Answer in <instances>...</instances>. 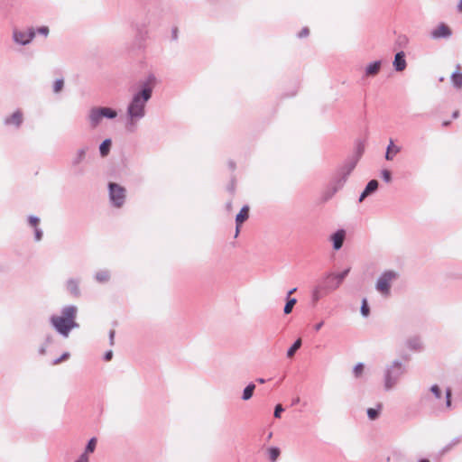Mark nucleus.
<instances>
[{
	"label": "nucleus",
	"mask_w": 462,
	"mask_h": 462,
	"mask_svg": "<svg viewBox=\"0 0 462 462\" xmlns=\"http://www.w3.org/2000/svg\"><path fill=\"white\" fill-rule=\"evenodd\" d=\"M358 162V156L351 157L346 160L336 171L327 189L324 192L326 200L331 199L346 184L348 176L356 168Z\"/></svg>",
	"instance_id": "obj_3"
},
{
	"label": "nucleus",
	"mask_w": 462,
	"mask_h": 462,
	"mask_svg": "<svg viewBox=\"0 0 462 462\" xmlns=\"http://www.w3.org/2000/svg\"><path fill=\"white\" fill-rule=\"evenodd\" d=\"M280 449L276 447H272L268 449L269 459L271 462H275L280 456Z\"/></svg>",
	"instance_id": "obj_32"
},
{
	"label": "nucleus",
	"mask_w": 462,
	"mask_h": 462,
	"mask_svg": "<svg viewBox=\"0 0 462 462\" xmlns=\"http://www.w3.org/2000/svg\"><path fill=\"white\" fill-rule=\"evenodd\" d=\"M23 122V112L19 109L14 111L12 115H10L9 116H6L4 119V124L5 125H8V126L13 125L15 128H19L22 125Z\"/></svg>",
	"instance_id": "obj_12"
},
{
	"label": "nucleus",
	"mask_w": 462,
	"mask_h": 462,
	"mask_svg": "<svg viewBox=\"0 0 462 462\" xmlns=\"http://www.w3.org/2000/svg\"><path fill=\"white\" fill-rule=\"evenodd\" d=\"M324 325V322L323 321H320L319 323H317L315 326H314V329L315 331H319Z\"/></svg>",
	"instance_id": "obj_47"
},
{
	"label": "nucleus",
	"mask_w": 462,
	"mask_h": 462,
	"mask_svg": "<svg viewBox=\"0 0 462 462\" xmlns=\"http://www.w3.org/2000/svg\"><path fill=\"white\" fill-rule=\"evenodd\" d=\"M172 37H173V39H174V40H176V39H177V37H178V36H177V29H174V30L172 31Z\"/></svg>",
	"instance_id": "obj_50"
},
{
	"label": "nucleus",
	"mask_w": 462,
	"mask_h": 462,
	"mask_svg": "<svg viewBox=\"0 0 462 462\" xmlns=\"http://www.w3.org/2000/svg\"><path fill=\"white\" fill-rule=\"evenodd\" d=\"M419 462H430V461L427 459H420Z\"/></svg>",
	"instance_id": "obj_55"
},
{
	"label": "nucleus",
	"mask_w": 462,
	"mask_h": 462,
	"mask_svg": "<svg viewBox=\"0 0 462 462\" xmlns=\"http://www.w3.org/2000/svg\"><path fill=\"white\" fill-rule=\"evenodd\" d=\"M309 29L307 27L303 28L300 32H299V37L300 38H302V37H306L307 35H309Z\"/></svg>",
	"instance_id": "obj_42"
},
{
	"label": "nucleus",
	"mask_w": 462,
	"mask_h": 462,
	"mask_svg": "<svg viewBox=\"0 0 462 462\" xmlns=\"http://www.w3.org/2000/svg\"><path fill=\"white\" fill-rule=\"evenodd\" d=\"M28 222H29V224H30L32 226L36 227V226H37V225H38V224H39V222H40V219H39V217H35V216H30V217H28Z\"/></svg>",
	"instance_id": "obj_37"
},
{
	"label": "nucleus",
	"mask_w": 462,
	"mask_h": 462,
	"mask_svg": "<svg viewBox=\"0 0 462 462\" xmlns=\"http://www.w3.org/2000/svg\"><path fill=\"white\" fill-rule=\"evenodd\" d=\"M112 146L111 139L104 140L99 145V152L102 157H106L108 155L110 149Z\"/></svg>",
	"instance_id": "obj_24"
},
{
	"label": "nucleus",
	"mask_w": 462,
	"mask_h": 462,
	"mask_svg": "<svg viewBox=\"0 0 462 462\" xmlns=\"http://www.w3.org/2000/svg\"><path fill=\"white\" fill-rule=\"evenodd\" d=\"M378 188V181L376 180H370L366 187L365 188L364 191L361 193L359 201H363L367 196L374 192Z\"/></svg>",
	"instance_id": "obj_20"
},
{
	"label": "nucleus",
	"mask_w": 462,
	"mask_h": 462,
	"mask_svg": "<svg viewBox=\"0 0 462 462\" xmlns=\"http://www.w3.org/2000/svg\"><path fill=\"white\" fill-rule=\"evenodd\" d=\"M257 382L260 383H264L265 380L263 378H258Z\"/></svg>",
	"instance_id": "obj_52"
},
{
	"label": "nucleus",
	"mask_w": 462,
	"mask_h": 462,
	"mask_svg": "<svg viewBox=\"0 0 462 462\" xmlns=\"http://www.w3.org/2000/svg\"><path fill=\"white\" fill-rule=\"evenodd\" d=\"M405 346L412 352H420L423 349L421 338L418 336H413L406 339Z\"/></svg>",
	"instance_id": "obj_14"
},
{
	"label": "nucleus",
	"mask_w": 462,
	"mask_h": 462,
	"mask_svg": "<svg viewBox=\"0 0 462 462\" xmlns=\"http://www.w3.org/2000/svg\"><path fill=\"white\" fill-rule=\"evenodd\" d=\"M230 167H231L232 169H234V168H235L234 163L230 162Z\"/></svg>",
	"instance_id": "obj_56"
},
{
	"label": "nucleus",
	"mask_w": 462,
	"mask_h": 462,
	"mask_svg": "<svg viewBox=\"0 0 462 462\" xmlns=\"http://www.w3.org/2000/svg\"><path fill=\"white\" fill-rule=\"evenodd\" d=\"M349 272H350V268H347L338 273H326L322 279L324 281V288L327 290H330V291L337 290V288H339V286L343 282L344 279L347 276Z\"/></svg>",
	"instance_id": "obj_8"
},
{
	"label": "nucleus",
	"mask_w": 462,
	"mask_h": 462,
	"mask_svg": "<svg viewBox=\"0 0 462 462\" xmlns=\"http://www.w3.org/2000/svg\"><path fill=\"white\" fill-rule=\"evenodd\" d=\"M462 441V437L454 438L448 444L442 448V453L450 451L454 447L458 445Z\"/></svg>",
	"instance_id": "obj_28"
},
{
	"label": "nucleus",
	"mask_w": 462,
	"mask_h": 462,
	"mask_svg": "<svg viewBox=\"0 0 462 462\" xmlns=\"http://www.w3.org/2000/svg\"><path fill=\"white\" fill-rule=\"evenodd\" d=\"M405 372V366L400 360H393L387 365L383 371L384 391L389 392L394 389Z\"/></svg>",
	"instance_id": "obj_4"
},
{
	"label": "nucleus",
	"mask_w": 462,
	"mask_h": 462,
	"mask_svg": "<svg viewBox=\"0 0 462 462\" xmlns=\"http://www.w3.org/2000/svg\"><path fill=\"white\" fill-rule=\"evenodd\" d=\"M113 357V351L112 350H108L107 352H106L105 356H104V359L106 361H110Z\"/></svg>",
	"instance_id": "obj_44"
},
{
	"label": "nucleus",
	"mask_w": 462,
	"mask_h": 462,
	"mask_svg": "<svg viewBox=\"0 0 462 462\" xmlns=\"http://www.w3.org/2000/svg\"><path fill=\"white\" fill-rule=\"evenodd\" d=\"M382 62L380 60H376L371 62L365 67V75L366 77H374L377 75L381 69Z\"/></svg>",
	"instance_id": "obj_19"
},
{
	"label": "nucleus",
	"mask_w": 462,
	"mask_h": 462,
	"mask_svg": "<svg viewBox=\"0 0 462 462\" xmlns=\"http://www.w3.org/2000/svg\"><path fill=\"white\" fill-rule=\"evenodd\" d=\"M458 114H459V112H458V111H455V112L453 113V115H452V117H453V118H457V117L458 116Z\"/></svg>",
	"instance_id": "obj_51"
},
{
	"label": "nucleus",
	"mask_w": 462,
	"mask_h": 462,
	"mask_svg": "<svg viewBox=\"0 0 462 462\" xmlns=\"http://www.w3.org/2000/svg\"><path fill=\"white\" fill-rule=\"evenodd\" d=\"M443 80H444V78H443V77H441V78L439 79V81H443Z\"/></svg>",
	"instance_id": "obj_58"
},
{
	"label": "nucleus",
	"mask_w": 462,
	"mask_h": 462,
	"mask_svg": "<svg viewBox=\"0 0 462 462\" xmlns=\"http://www.w3.org/2000/svg\"><path fill=\"white\" fill-rule=\"evenodd\" d=\"M452 35V30L446 23H441L430 32V37L434 40L448 39Z\"/></svg>",
	"instance_id": "obj_11"
},
{
	"label": "nucleus",
	"mask_w": 462,
	"mask_h": 462,
	"mask_svg": "<svg viewBox=\"0 0 462 462\" xmlns=\"http://www.w3.org/2000/svg\"><path fill=\"white\" fill-rule=\"evenodd\" d=\"M296 291H297V288H293V289L290 290V291H288V295H287V297H289V298H290V296H291L292 293H294Z\"/></svg>",
	"instance_id": "obj_49"
},
{
	"label": "nucleus",
	"mask_w": 462,
	"mask_h": 462,
	"mask_svg": "<svg viewBox=\"0 0 462 462\" xmlns=\"http://www.w3.org/2000/svg\"><path fill=\"white\" fill-rule=\"evenodd\" d=\"M77 314L78 308L75 305H67L61 309L60 315H52L50 322L60 335L68 337L73 328L79 327L76 322Z\"/></svg>",
	"instance_id": "obj_2"
},
{
	"label": "nucleus",
	"mask_w": 462,
	"mask_h": 462,
	"mask_svg": "<svg viewBox=\"0 0 462 462\" xmlns=\"http://www.w3.org/2000/svg\"><path fill=\"white\" fill-rule=\"evenodd\" d=\"M35 240L40 241L42 237V231L40 228L35 227Z\"/></svg>",
	"instance_id": "obj_41"
},
{
	"label": "nucleus",
	"mask_w": 462,
	"mask_h": 462,
	"mask_svg": "<svg viewBox=\"0 0 462 462\" xmlns=\"http://www.w3.org/2000/svg\"><path fill=\"white\" fill-rule=\"evenodd\" d=\"M95 279L100 283L106 282L110 279V273L107 270H100L96 273Z\"/></svg>",
	"instance_id": "obj_25"
},
{
	"label": "nucleus",
	"mask_w": 462,
	"mask_h": 462,
	"mask_svg": "<svg viewBox=\"0 0 462 462\" xmlns=\"http://www.w3.org/2000/svg\"><path fill=\"white\" fill-rule=\"evenodd\" d=\"M37 32L40 34H42L43 36L46 37L48 35V33H49V28L47 26H42V27L37 29Z\"/></svg>",
	"instance_id": "obj_40"
},
{
	"label": "nucleus",
	"mask_w": 462,
	"mask_h": 462,
	"mask_svg": "<svg viewBox=\"0 0 462 462\" xmlns=\"http://www.w3.org/2000/svg\"><path fill=\"white\" fill-rule=\"evenodd\" d=\"M283 411V407L282 406V404H277L275 406V409H274V417L275 418H280L281 417V413Z\"/></svg>",
	"instance_id": "obj_39"
},
{
	"label": "nucleus",
	"mask_w": 462,
	"mask_h": 462,
	"mask_svg": "<svg viewBox=\"0 0 462 462\" xmlns=\"http://www.w3.org/2000/svg\"><path fill=\"white\" fill-rule=\"evenodd\" d=\"M301 346V339L298 338L287 351V356L292 357L296 351Z\"/></svg>",
	"instance_id": "obj_29"
},
{
	"label": "nucleus",
	"mask_w": 462,
	"mask_h": 462,
	"mask_svg": "<svg viewBox=\"0 0 462 462\" xmlns=\"http://www.w3.org/2000/svg\"><path fill=\"white\" fill-rule=\"evenodd\" d=\"M64 87V80L62 79H58L53 83V92L59 93L62 90Z\"/></svg>",
	"instance_id": "obj_34"
},
{
	"label": "nucleus",
	"mask_w": 462,
	"mask_h": 462,
	"mask_svg": "<svg viewBox=\"0 0 462 462\" xmlns=\"http://www.w3.org/2000/svg\"><path fill=\"white\" fill-rule=\"evenodd\" d=\"M456 10L457 13L462 14V0H459L457 4Z\"/></svg>",
	"instance_id": "obj_46"
},
{
	"label": "nucleus",
	"mask_w": 462,
	"mask_h": 462,
	"mask_svg": "<svg viewBox=\"0 0 462 462\" xmlns=\"http://www.w3.org/2000/svg\"><path fill=\"white\" fill-rule=\"evenodd\" d=\"M254 389L255 385L253 383H249L243 391L242 399L244 401H248L249 399H251L254 394Z\"/></svg>",
	"instance_id": "obj_27"
},
{
	"label": "nucleus",
	"mask_w": 462,
	"mask_h": 462,
	"mask_svg": "<svg viewBox=\"0 0 462 462\" xmlns=\"http://www.w3.org/2000/svg\"><path fill=\"white\" fill-rule=\"evenodd\" d=\"M79 281L77 279L70 278L66 282L67 291L74 297L80 296Z\"/></svg>",
	"instance_id": "obj_17"
},
{
	"label": "nucleus",
	"mask_w": 462,
	"mask_h": 462,
	"mask_svg": "<svg viewBox=\"0 0 462 462\" xmlns=\"http://www.w3.org/2000/svg\"><path fill=\"white\" fill-rule=\"evenodd\" d=\"M399 274L393 270L384 271L377 279L375 283L376 291L383 297H389L393 282L397 280Z\"/></svg>",
	"instance_id": "obj_7"
},
{
	"label": "nucleus",
	"mask_w": 462,
	"mask_h": 462,
	"mask_svg": "<svg viewBox=\"0 0 462 462\" xmlns=\"http://www.w3.org/2000/svg\"><path fill=\"white\" fill-rule=\"evenodd\" d=\"M51 338L50 337H47V342H51Z\"/></svg>",
	"instance_id": "obj_57"
},
{
	"label": "nucleus",
	"mask_w": 462,
	"mask_h": 462,
	"mask_svg": "<svg viewBox=\"0 0 462 462\" xmlns=\"http://www.w3.org/2000/svg\"><path fill=\"white\" fill-rule=\"evenodd\" d=\"M152 95V87L149 80L141 83V88L134 92L126 107L125 128L128 132H134L137 125L146 114V105Z\"/></svg>",
	"instance_id": "obj_1"
},
{
	"label": "nucleus",
	"mask_w": 462,
	"mask_h": 462,
	"mask_svg": "<svg viewBox=\"0 0 462 462\" xmlns=\"http://www.w3.org/2000/svg\"><path fill=\"white\" fill-rule=\"evenodd\" d=\"M430 393L434 401H436V409L439 412H448L452 410V391L447 387L443 392L438 384H433L430 388Z\"/></svg>",
	"instance_id": "obj_6"
},
{
	"label": "nucleus",
	"mask_w": 462,
	"mask_h": 462,
	"mask_svg": "<svg viewBox=\"0 0 462 462\" xmlns=\"http://www.w3.org/2000/svg\"><path fill=\"white\" fill-rule=\"evenodd\" d=\"M297 300L295 298L287 297V302L284 306L283 312L285 314H290L292 311L294 305L296 304Z\"/></svg>",
	"instance_id": "obj_31"
},
{
	"label": "nucleus",
	"mask_w": 462,
	"mask_h": 462,
	"mask_svg": "<svg viewBox=\"0 0 462 462\" xmlns=\"http://www.w3.org/2000/svg\"><path fill=\"white\" fill-rule=\"evenodd\" d=\"M365 365L363 363H357L353 368L355 378H360L363 375Z\"/></svg>",
	"instance_id": "obj_33"
},
{
	"label": "nucleus",
	"mask_w": 462,
	"mask_h": 462,
	"mask_svg": "<svg viewBox=\"0 0 462 462\" xmlns=\"http://www.w3.org/2000/svg\"><path fill=\"white\" fill-rule=\"evenodd\" d=\"M115 334H116V332H115L114 329L110 330V332H109V344L111 346L114 345Z\"/></svg>",
	"instance_id": "obj_45"
},
{
	"label": "nucleus",
	"mask_w": 462,
	"mask_h": 462,
	"mask_svg": "<svg viewBox=\"0 0 462 462\" xmlns=\"http://www.w3.org/2000/svg\"><path fill=\"white\" fill-rule=\"evenodd\" d=\"M361 313L364 317H367L369 315V307L365 299L362 301Z\"/></svg>",
	"instance_id": "obj_36"
},
{
	"label": "nucleus",
	"mask_w": 462,
	"mask_h": 462,
	"mask_svg": "<svg viewBox=\"0 0 462 462\" xmlns=\"http://www.w3.org/2000/svg\"><path fill=\"white\" fill-rule=\"evenodd\" d=\"M226 208H227L228 209H230V208H231V202H228V203L226 204Z\"/></svg>",
	"instance_id": "obj_54"
},
{
	"label": "nucleus",
	"mask_w": 462,
	"mask_h": 462,
	"mask_svg": "<svg viewBox=\"0 0 462 462\" xmlns=\"http://www.w3.org/2000/svg\"><path fill=\"white\" fill-rule=\"evenodd\" d=\"M87 151H88L87 147L78 149L72 161H71V164L73 166L79 165L84 161V159L86 157Z\"/></svg>",
	"instance_id": "obj_22"
},
{
	"label": "nucleus",
	"mask_w": 462,
	"mask_h": 462,
	"mask_svg": "<svg viewBox=\"0 0 462 462\" xmlns=\"http://www.w3.org/2000/svg\"><path fill=\"white\" fill-rule=\"evenodd\" d=\"M96 446H97V439L91 438L89 439V441L88 442L83 454H86V456L88 457V454L93 453L95 451Z\"/></svg>",
	"instance_id": "obj_30"
},
{
	"label": "nucleus",
	"mask_w": 462,
	"mask_h": 462,
	"mask_svg": "<svg viewBox=\"0 0 462 462\" xmlns=\"http://www.w3.org/2000/svg\"><path fill=\"white\" fill-rule=\"evenodd\" d=\"M329 292L330 290L324 288V281L322 280L313 287L311 291V300L314 303H317L324 295Z\"/></svg>",
	"instance_id": "obj_13"
},
{
	"label": "nucleus",
	"mask_w": 462,
	"mask_h": 462,
	"mask_svg": "<svg viewBox=\"0 0 462 462\" xmlns=\"http://www.w3.org/2000/svg\"><path fill=\"white\" fill-rule=\"evenodd\" d=\"M108 189L112 205L116 208H121L125 200V189L114 182L108 184Z\"/></svg>",
	"instance_id": "obj_9"
},
{
	"label": "nucleus",
	"mask_w": 462,
	"mask_h": 462,
	"mask_svg": "<svg viewBox=\"0 0 462 462\" xmlns=\"http://www.w3.org/2000/svg\"><path fill=\"white\" fill-rule=\"evenodd\" d=\"M117 111L108 106H92L88 109L86 120L88 127L95 130L99 127L104 119H115Z\"/></svg>",
	"instance_id": "obj_5"
},
{
	"label": "nucleus",
	"mask_w": 462,
	"mask_h": 462,
	"mask_svg": "<svg viewBox=\"0 0 462 462\" xmlns=\"http://www.w3.org/2000/svg\"><path fill=\"white\" fill-rule=\"evenodd\" d=\"M450 80L454 88H462V72H460V65H457V69L451 74Z\"/></svg>",
	"instance_id": "obj_21"
},
{
	"label": "nucleus",
	"mask_w": 462,
	"mask_h": 462,
	"mask_svg": "<svg viewBox=\"0 0 462 462\" xmlns=\"http://www.w3.org/2000/svg\"><path fill=\"white\" fill-rule=\"evenodd\" d=\"M393 65L394 69L398 72L403 71L406 69L407 63L403 51H399L395 54Z\"/></svg>",
	"instance_id": "obj_16"
},
{
	"label": "nucleus",
	"mask_w": 462,
	"mask_h": 462,
	"mask_svg": "<svg viewBox=\"0 0 462 462\" xmlns=\"http://www.w3.org/2000/svg\"><path fill=\"white\" fill-rule=\"evenodd\" d=\"M39 352H40L41 355H44L46 353V346H42L39 349Z\"/></svg>",
	"instance_id": "obj_48"
},
{
	"label": "nucleus",
	"mask_w": 462,
	"mask_h": 462,
	"mask_svg": "<svg viewBox=\"0 0 462 462\" xmlns=\"http://www.w3.org/2000/svg\"><path fill=\"white\" fill-rule=\"evenodd\" d=\"M401 148L399 146L394 145L393 141L390 140L389 145L387 146L385 159L387 161H392L393 157L400 152Z\"/></svg>",
	"instance_id": "obj_23"
},
{
	"label": "nucleus",
	"mask_w": 462,
	"mask_h": 462,
	"mask_svg": "<svg viewBox=\"0 0 462 462\" xmlns=\"http://www.w3.org/2000/svg\"><path fill=\"white\" fill-rule=\"evenodd\" d=\"M69 357V353L65 352L64 354L61 355V356H60L59 358H57L53 361V365H58V364L61 363L62 361L67 360Z\"/></svg>",
	"instance_id": "obj_38"
},
{
	"label": "nucleus",
	"mask_w": 462,
	"mask_h": 462,
	"mask_svg": "<svg viewBox=\"0 0 462 462\" xmlns=\"http://www.w3.org/2000/svg\"><path fill=\"white\" fill-rule=\"evenodd\" d=\"M300 402V398H296L294 401H293V404H296Z\"/></svg>",
	"instance_id": "obj_53"
},
{
	"label": "nucleus",
	"mask_w": 462,
	"mask_h": 462,
	"mask_svg": "<svg viewBox=\"0 0 462 462\" xmlns=\"http://www.w3.org/2000/svg\"><path fill=\"white\" fill-rule=\"evenodd\" d=\"M75 462H89L88 457L86 454H81Z\"/></svg>",
	"instance_id": "obj_43"
},
{
	"label": "nucleus",
	"mask_w": 462,
	"mask_h": 462,
	"mask_svg": "<svg viewBox=\"0 0 462 462\" xmlns=\"http://www.w3.org/2000/svg\"><path fill=\"white\" fill-rule=\"evenodd\" d=\"M249 217V207L244 206L236 217V236L239 233V226L242 225Z\"/></svg>",
	"instance_id": "obj_18"
},
{
	"label": "nucleus",
	"mask_w": 462,
	"mask_h": 462,
	"mask_svg": "<svg viewBox=\"0 0 462 462\" xmlns=\"http://www.w3.org/2000/svg\"><path fill=\"white\" fill-rule=\"evenodd\" d=\"M35 36L33 28H27L25 30H14L13 38L14 41L21 45H26L32 42Z\"/></svg>",
	"instance_id": "obj_10"
},
{
	"label": "nucleus",
	"mask_w": 462,
	"mask_h": 462,
	"mask_svg": "<svg viewBox=\"0 0 462 462\" xmlns=\"http://www.w3.org/2000/svg\"><path fill=\"white\" fill-rule=\"evenodd\" d=\"M381 176H382V179L389 183L391 182L392 180V174H391V171H388V170H383L382 172H381Z\"/></svg>",
	"instance_id": "obj_35"
},
{
	"label": "nucleus",
	"mask_w": 462,
	"mask_h": 462,
	"mask_svg": "<svg viewBox=\"0 0 462 462\" xmlns=\"http://www.w3.org/2000/svg\"><path fill=\"white\" fill-rule=\"evenodd\" d=\"M382 404H377L376 408H368L366 411L367 416L371 420H375L378 419L381 410H382Z\"/></svg>",
	"instance_id": "obj_26"
},
{
	"label": "nucleus",
	"mask_w": 462,
	"mask_h": 462,
	"mask_svg": "<svg viewBox=\"0 0 462 462\" xmlns=\"http://www.w3.org/2000/svg\"><path fill=\"white\" fill-rule=\"evenodd\" d=\"M346 231L344 229H338L337 232L330 236V241L333 243V249L339 250L345 241Z\"/></svg>",
	"instance_id": "obj_15"
}]
</instances>
